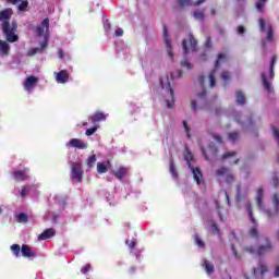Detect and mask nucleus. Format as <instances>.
I'll return each instance as SVG.
<instances>
[{"label": "nucleus", "mask_w": 279, "mask_h": 279, "mask_svg": "<svg viewBox=\"0 0 279 279\" xmlns=\"http://www.w3.org/2000/svg\"><path fill=\"white\" fill-rule=\"evenodd\" d=\"M68 147H75L76 149H86L88 146L80 138H72L68 143Z\"/></svg>", "instance_id": "nucleus-17"}, {"label": "nucleus", "mask_w": 279, "mask_h": 279, "mask_svg": "<svg viewBox=\"0 0 279 279\" xmlns=\"http://www.w3.org/2000/svg\"><path fill=\"white\" fill-rule=\"evenodd\" d=\"M22 256H24V258H36V253H34L32 251V247H29V245L27 244H23L22 245Z\"/></svg>", "instance_id": "nucleus-21"}, {"label": "nucleus", "mask_w": 279, "mask_h": 279, "mask_svg": "<svg viewBox=\"0 0 279 279\" xmlns=\"http://www.w3.org/2000/svg\"><path fill=\"white\" fill-rule=\"evenodd\" d=\"M270 184H271V186H274V189H278V186H279L278 172H272V177L270 179Z\"/></svg>", "instance_id": "nucleus-34"}, {"label": "nucleus", "mask_w": 279, "mask_h": 279, "mask_svg": "<svg viewBox=\"0 0 279 279\" xmlns=\"http://www.w3.org/2000/svg\"><path fill=\"white\" fill-rule=\"evenodd\" d=\"M221 80H223V82H229V80H230V72L223 71L221 73Z\"/></svg>", "instance_id": "nucleus-49"}, {"label": "nucleus", "mask_w": 279, "mask_h": 279, "mask_svg": "<svg viewBox=\"0 0 279 279\" xmlns=\"http://www.w3.org/2000/svg\"><path fill=\"white\" fill-rule=\"evenodd\" d=\"M210 227H211L213 234H219L220 231H219V227L217 226V222L211 221Z\"/></svg>", "instance_id": "nucleus-44"}, {"label": "nucleus", "mask_w": 279, "mask_h": 279, "mask_svg": "<svg viewBox=\"0 0 279 279\" xmlns=\"http://www.w3.org/2000/svg\"><path fill=\"white\" fill-rule=\"evenodd\" d=\"M195 243L196 245H198L199 247H206V244L204 243V241H202V239H199L198 234H195Z\"/></svg>", "instance_id": "nucleus-46"}, {"label": "nucleus", "mask_w": 279, "mask_h": 279, "mask_svg": "<svg viewBox=\"0 0 279 279\" xmlns=\"http://www.w3.org/2000/svg\"><path fill=\"white\" fill-rule=\"evenodd\" d=\"M126 245H128L131 250H134V247H136V241H126Z\"/></svg>", "instance_id": "nucleus-56"}, {"label": "nucleus", "mask_w": 279, "mask_h": 279, "mask_svg": "<svg viewBox=\"0 0 279 279\" xmlns=\"http://www.w3.org/2000/svg\"><path fill=\"white\" fill-rule=\"evenodd\" d=\"M187 40L190 43V47L192 51H196L197 49V39L193 36V33L189 34Z\"/></svg>", "instance_id": "nucleus-28"}, {"label": "nucleus", "mask_w": 279, "mask_h": 279, "mask_svg": "<svg viewBox=\"0 0 279 279\" xmlns=\"http://www.w3.org/2000/svg\"><path fill=\"white\" fill-rule=\"evenodd\" d=\"M12 177L15 180V182H27V180H29L27 168H24L23 170L13 171Z\"/></svg>", "instance_id": "nucleus-9"}, {"label": "nucleus", "mask_w": 279, "mask_h": 279, "mask_svg": "<svg viewBox=\"0 0 279 279\" xmlns=\"http://www.w3.org/2000/svg\"><path fill=\"white\" fill-rule=\"evenodd\" d=\"M203 267L206 270V274L210 275L215 272V266L213 264H210V262H208V259H205L203 262Z\"/></svg>", "instance_id": "nucleus-29"}, {"label": "nucleus", "mask_w": 279, "mask_h": 279, "mask_svg": "<svg viewBox=\"0 0 279 279\" xmlns=\"http://www.w3.org/2000/svg\"><path fill=\"white\" fill-rule=\"evenodd\" d=\"M17 221L19 223H27L29 221V217L25 213H21L17 215Z\"/></svg>", "instance_id": "nucleus-39"}, {"label": "nucleus", "mask_w": 279, "mask_h": 279, "mask_svg": "<svg viewBox=\"0 0 279 279\" xmlns=\"http://www.w3.org/2000/svg\"><path fill=\"white\" fill-rule=\"evenodd\" d=\"M238 34H240V36H243V34H245V27L244 26H238Z\"/></svg>", "instance_id": "nucleus-59"}, {"label": "nucleus", "mask_w": 279, "mask_h": 279, "mask_svg": "<svg viewBox=\"0 0 279 279\" xmlns=\"http://www.w3.org/2000/svg\"><path fill=\"white\" fill-rule=\"evenodd\" d=\"M181 66H183V69H193L189 61H181Z\"/></svg>", "instance_id": "nucleus-53"}, {"label": "nucleus", "mask_w": 279, "mask_h": 279, "mask_svg": "<svg viewBox=\"0 0 279 279\" xmlns=\"http://www.w3.org/2000/svg\"><path fill=\"white\" fill-rule=\"evenodd\" d=\"M159 84L161 86V88H166V90L168 92L170 99H167V107L168 108H173V106L175 105V97L173 95V88L171 87V82H169V76H167V84L165 86V82H162V78L159 80Z\"/></svg>", "instance_id": "nucleus-5"}, {"label": "nucleus", "mask_w": 279, "mask_h": 279, "mask_svg": "<svg viewBox=\"0 0 279 279\" xmlns=\"http://www.w3.org/2000/svg\"><path fill=\"white\" fill-rule=\"evenodd\" d=\"M58 56H59V58H60L61 60H64V50L59 49Z\"/></svg>", "instance_id": "nucleus-63"}, {"label": "nucleus", "mask_w": 279, "mask_h": 279, "mask_svg": "<svg viewBox=\"0 0 279 279\" xmlns=\"http://www.w3.org/2000/svg\"><path fill=\"white\" fill-rule=\"evenodd\" d=\"M28 7H29V1L22 0V1H20V4L17 5V10H19V12H25V10H27Z\"/></svg>", "instance_id": "nucleus-37"}, {"label": "nucleus", "mask_w": 279, "mask_h": 279, "mask_svg": "<svg viewBox=\"0 0 279 279\" xmlns=\"http://www.w3.org/2000/svg\"><path fill=\"white\" fill-rule=\"evenodd\" d=\"M201 151L205 158V160H210V158H217V154H219V149L215 145V143H210L208 148L201 147Z\"/></svg>", "instance_id": "nucleus-6"}, {"label": "nucleus", "mask_w": 279, "mask_h": 279, "mask_svg": "<svg viewBox=\"0 0 279 279\" xmlns=\"http://www.w3.org/2000/svg\"><path fill=\"white\" fill-rule=\"evenodd\" d=\"M182 48L184 50V53H189V45L186 44V39H183Z\"/></svg>", "instance_id": "nucleus-55"}, {"label": "nucleus", "mask_w": 279, "mask_h": 279, "mask_svg": "<svg viewBox=\"0 0 279 279\" xmlns=\"http://www.w3.org/2000/svg\"><path fill=\"white\" fill-rule=\"evenodd\" d=\"M228 138H229L230 141H232L233 143H234L235 141H239V132H231V133H229V134H228Z\"/></svg>", "instance_id": "nucleus-43"}, {"label": "nucleus", "mask_w": 279, "mask_h": 279, "mask_svg": "<svg viewBox=\"0 0 279 279\" xmlns=\"http://www.w3.org/2000/svg\"><path fill=\"white\" fill-rule=\"evenodd\" d=\"M272 132H274L275 138H277V141H278L279 140V130H278V128L274 126Z\"/></svg>", "instance_id": "nucleus-58"}, {"label": "nucleus", "mask_w": 279, "mask_h": 279, "mask_svg": "<svg viewBox=\"0 0 279 279\" xmlns=\"http://www.w3.org/2000/svg\"><path fill=\"white\" fill-rule=\"evenodd\" d=\"M266 40L268 43H271L274 40V28H271V25H268V33H267Z\"/></svg>", "instance_id": "nucleus-41"}, {"label": "nucleus", "mask_w": 279, "mask_h": 279, "mask_svg": "<svg viewBox=\"0 0 279 279\" xmlns=\"http://www.w3.org/2000/svg\"><path fill=\"white\" fill-rule=\"evenodd\" d=\"M265 195V192L263 190V187H258L257 189V195H256V204L258 206V208H263V197Z\"/></svg>", "instance_id": "nucleus-25"}, {"label": "nucleus", "mask_w": 279, "mask_h": 279, "mask_svg": "<svg viewBox=\"0 0 279 279\" xmlns=\"http://www.w3.org/2000/svg\"><path fill=\"white\" fill-rule=\"evenodd\" d=\"M198 82L201 84V88H203V92L201 94H198V97L204 98V97H206V87H205L206 76L199 75L198 76Z\"/></svg>", "instance_id": "nucleus-26"}, {"label": "nucleus", "mask_w": 279, "mask_h": 279, "mask_svg": "<svg viewBox=\"0 0 279 279\" xmlns=\"http://www.w3.org/2000/svg\"><path fill=\"white\" fill-rule=\"evenodd\" d=\"M272 204L275 206V213H271L270 209L265 210V214L267 215L268 219H271V217H274V215H278V213H279V195H278V193L274 194Z\"/></svg>", "instance_id": "nucleus-14"}, {"label": "nucleus", "mask_w": 279, "mask_h": 279, "mask_svg": "<svg viewBox=\"0 0 279 279\" xmlns=\"http://www.w3.org/2000/svg\"><path fill=\"white\" fill-rule=\"evenodd\" d=\"M184 160H186V165L189 169H191L193 173V179L195 180L196 184H202V180L204 178V174L202 173V170L199 167H193V153L191 150H185L184 153Z\"/></svg>", "instance_id": "nucleus-2"}, {"label": "nucleus", "mask_w": 279, "mask_h": 279, "mask_svg": "<svg viewBox=\"0 0 279 279\" xmlns=\"http://www.w3.org/2000/svg\"><path fill=\"white\" fill-rule=\"evenodd\" d=\"M11 252L13 253L14 256L19 257L21 255V245L19 244H12L10 247Z\"/></svg>", "instance_id": "nucleus-38"}, {"label": "nucleus", "mask_w": 279, "mask_h": 279, "mask_svg": "<svg viewBox=\"0 0 279 279\" xmlns=\"http://www.w3.org/2000/svg\"><path fill=\"white\" fill-rule=\"evenodd\" d=\"M245 208H246V213L248 215V219H250L251 223H253V227L248 230V234L253 239H258V221H256V218H254L252 203L247 202L245 204Z\"/></svg>", "instance_id": "nucleus-3"}, {"label": "nucleus", "mask_w": 279, "mask_h": 279, "mask_svg": "<svg viewBox=\"0 0 279 279\" xmlns=\"http://www.w3.org/2000/svg\"><path fill=\"white\" fill-rule=\"evenodd\" d=\"M56 80L59 84H66L69 82V71L61 70L56 74Z\"/></svg>", "instance_id": "nucleus-19"}, {"label": "nucleus", "mask_w": 279, "mask_h": 279, "mask_svg": "<svg viewBox=\"0 0 279 279\" xmlns=\"http://www.w3.org/2000/svg\"><path fill=\"white\" fill-rule=\"evenodd\" d=\"M265 3H267V0H257L255 4L257 12H265Z\"/></svg>", "instance_id": "nucleus-36"}, {"label": "nucleus", "mask_w": 279, "mask_h": 279, "mask_svg": "<svg viewBox=\"0 0 279 279\" xmlns=\"http://www.w3.org/2000/svg\"><path fill=\"white\" fill-rule=\"evenodd\" d=\"M228 60V54L226 53H219L218 58L215 62V69L210 71L209 73V86L210 88H215L217 86V80L215 78V75L217 74V69L221 66L222 62H226Z\"/></svg>", "instance_id": "nucleus-4"}, {"label": "nucleus", "mask_w": 279, "mask_h": 279, "mask_svg": "<svg viewBox=\"0 0 279 279\" xmlns=\"http://www.w3.org/2000/svg\"><path fill=\"white\" fill-rule=\"evenodd\" d=\"M45 32H46V35L49 34V20H48V17L44 19V21L39 25H37L36 29H35V34L38 37L45 36Z\"/></svg>", "instance_id": "nucleus-10"}, {"label": "nucleus", "mask_w": 279, "mask_h": 279, "mask_svg": "<svg viewBox=\"0 0 279 279\" xmlns=\"http://www.w3.org/2000/svg\"><path fill=\"white\" fill-rule=\"evenodd\" d=\"M267 271H269V268H267V265L259 263L256 268H253L252 276L254 279H258V276L264 277L265 274H267Z\"/></svg>", "instance_id": "nucleus-13"}, {"label": "nucleus", "mask_w": 279, "mask_h": 279, "mask_svg": "<svg viewBox=\"0 0 279 279\" xmlns=\"http://www.w3.org/2000/svg\"><path fill=\"white\" fill-rule=\"evenodd\" d=\"M95 162H97V156L95 155L89 156L87 159V165L89 167H95Z\"/></svg>", "instance_id": "nucleus-42"}, {"label": "nucleus", "mask_w": 279, "mask_h": 279, "mask_svg": "<svg viewBox=\"0 0 279 279\" xmlns=\"http://www.w3.org/2000/svg\"><path fill=\"white\" fill-rule=\"evenodd\" d=\"M236 99H238L239 106H245V95H243V92L241 90L236 92Z\"/></svg>", "instance_id": "nucleus-35"}, {"label": "nucleus", "mask_w": 279, "mask_h": 279, "mask_svg": "<svg viewBox=\"0 0 279 279\" xmlns=\"http://www.w3.org/2000/svg\"><path fill=\"white\" fill-rule=\"evenodd\" d=\"M88 271H90V264H87L83 270H82V274H88Z\"/></svg>", "instance_id": "nucleus-60"}, {"label": "nucleus", "mask_w": 279, "mask_h": 279, "mask_svg": "<svg viewBox=\"0 0 279 279\" xmlns=\"http://www.w3.org/2000/svg\"><path fill=\"white\" fill-rule=\"evenodd\" d=\"M277 60H278V58L276 56L271 57L270 66H269V78L270 80H274V77H275L274 68L276 66Z\"/></svg>", "instance_id": "nucleus-30"}, {"label": "nucleus", "mask_w": 279, "mask_h": 279, "mask_svg": "<svg viewBox=\"0 0 279 279\" xmlns=\"http://www.w3.org/2000/svg\"><path fill=\"white\" fill-rule=\"evenodd\" d=\"M98 130H99V124H94L93 128L86 130L85 134L87 136H93V134H95V132H97Z\"/></svg>", "instance_id": "nucleus-40"}, {"label": "nucleus", "mask_w": 279, "mask_h": 279, "mask_svg": "<svg viewBox=\"0 0 279 279\" xmlns=\"http://www.w3.org/2000/svg\"><path fill=\"white\" fill-rule=\"evenodd\" d=\"M169 171L172 178H174V180H178L179 174H178V170L175 169V161H173V159L170 160Z\"/></svg>", "instance_id": "nucleus-31"}, {"label": "nucleus", "mask_w": 279, "mask_h": 279, "mask_svg": "<svg viewBox=\"0 0 279 279\" xmlns=\"http://www.w3.org/2000/svg\"><path fill=\"white\" fill-rule=\"evenodd\" d=\"M236 197L238 202H241V185H236Z\"/></svg>", "instance_id": "nucleus-57"}, {"label": "nucleus", "mask_w": 279, "mask_h": 279, "mask_svg": "<svg viewBox=\"0 0 279 279\" xmlns=\"http://www.w3.org/2000/svg\"><path fill=\"white\" fill-rule=\"evenodd\" d=\"M275 278H279V266L275 269Z\"/></svg>", "instance_id": "nucleus-64"}, {"label": "nucleus", "mask_w": 279, "mask_h": 279, "mask_svg": "<svg viewBox=\"0 0 279 279\" xmlns=\"http://www.w3.org/2000/svg\"><path fill=\"white\" fill-rule=\"evenodd\" d=\"M110 167V160L98 162L97 163V172L98 173H108V169Z\"/></svg>", "instance_id": "nucleus-23"}, {"label": "nucleus", "mask_w": 279, "mask_h": 279, "mask_svg": "<svg viewBox=\"0 0 279 279\" xmlns=\"http://www.w3.org/2000/svg\"><path fill=\"white\" fill-rule=\"evenodd\" d=\"M274 250V243H271V240L269 238H265V245H259L257 248V256H265V254H268V252H271Z\"/></svg>", "instance_id": "nucleus-8"}, {"label": "nucleus", "mask_w": 279, "mask_h": 279, "mask_svg": "<svg viewBox=\"0 0 279 279\" xmlns=\"http://www.w3.org/2000/svg\"><path fill=\"white\" fill-rule=\"evenodd\" d=\"M47 45H49V41H48L47 35H46L45 40L41 43V48H33L28 52V56H36V53H43V51H45V49H47Z\"/></svg>", "instance_id": "nucleus-22"}, {"label": "nucleus", "mask_w": 279, "mask_h": 279, "mask_svg": "<svg viewBox=\"0 0 279 279\" xmlns=\"http://www.w3.org/2000/svg\"><path fill=\"white\" fill-rule=\"evenodd\" d=\"M213 138H214V141H216V143H219V144L223 143V140L221 138V135H219V134H214Z\"/></svg>", "instance_id": "nucleus-54"}, {"label": "nucleus", "mask_w": 279, "mask_h": 279, "mask_svg": "<svg viewBox=\"0 0 279 279\" xmlns=\"http://www.w3.org/2000/svg\"><path fill=\"white\" fill-rule=\"evenodd\" d=\"M216 175H218V178H223L225 175L227 184H233L234 182V175L230 172V168L228 167H221L216 170Z\"/></svg>", "instance_id": "nucleus-7"}, {"label": "nucleus", "mask_w": 279, "mask_h": 279, "mask_svg": "<svg viewBox=\"0 0 279 279\" xmlns=\"http://www.w3.org/2000/svg\"><path fill=\"white\" fill-rule=\"evenodd\" d=\"M163 40L166 43L167 53H168L170 60H173V48L171 46V40L169 39V31L167 29V26H165V25H163Z\"/></svg>", "instance_id": "nucleus-12"}, {"label": "nucleus", "mask_w": 279, "mask_h": 279, "mask_svg": "<svg viewBox=\"0 0 279 279\" xmlns=\"http://www.w3.org/2000/svg\"><path fill=\"white\" fill-rule=\"evenodd\" d=\"M14 11L11 8L0 11V21H2V32L8 43L19 41V35H16V22H12L10 26V19H12Z\"/></svg>", "instance_id": "nucleus-1"}, {"label": "nucleus", "mask_w": 279, "mask_h": 279, "mask_svg": "<svg viewBox=\"0 0 279 279\" xmlns=\"http://www.w3.org/2000/svg\"><path fill=\"white\" fill-rule=\"evenodd\" d=\"M88 121L89 123H93V125H97V123L106 121V114L101 111H96L94 114L88 117Z\"/></svg>", "instance_id": "nucleus-15"}, {"label": "nucleus", "mask_w": 279, "mask_h": 279, "mask_svg": "<svg viewBox=\"0 0 279 279\" xmlns=\"http://www.w3.org/2000/svg\"><path fill=\"white\" fill-rule=\"evenodd\" d=\"M191 106H192V110H194V112L197 111V101L192 100Z\"/></svg>", "instance_id": "nucleus-61"}, {"label": "nucleus", "mask_w": 279, "mask_h": 279, "mask_svg": "<svg viewBox=\"0 0 279 279\" xmlns=\"http://www.w3.org/2000/svg\"><path fill=\"white\" fill-rule=\"evenodd\" d=\"M38 84V77L37 76H28L24 82V88L28 93L33 90V88Z\"/></svg>", "instance_id": "nucleus-16"}, {"label": "nucleus", "mask_w": 279, "mask_h": 279, "mask_svg": "<svg viewBox=\"0 0 279 279\" xmlns=\"http://www.w3.org/2000/svg\"><path fill=\"white\" fill-rule=\"evenodd\" d=\"M258 23H259L260 32H265L266 31V28H265V25H266L265 20L264 19H259Z\"/></svg>", "instance_id": "nucleus-52"}, {"label": "nucleus", "mask_w": 279, "mask_h": 279, "mask_svg": "<svg viewBox=\"0 0 279 279\" xmlns=\"http://www.w3.org/2000/svg\"><path fill=\"white\" fill-rule=\"evenodd\" d=\"M19 191L20 197H22V199H25V197H27V195L32 193V187H29V185H23L21 189H19Z\"/></svg>", "instance_id": "nucleus-27"}, {"label": "nucleus", "mask_w": 279, "mask_h": 279, "mask_svg": "<svg viewBox=\"0 0 279 279\" xmlns=\"http://www.w3.org/2000/svg\"><path fill=\"white\" fill-rule=\"evenodd\" d=\"M193 17L195 21H204L206 19V14L204 13V10H197L193 12Z\"/></svg>", "instance_id": "nucleus-32"}, {"label": "nucleus", "mask_w": 279, "mask_h": 279, "mask_svg": "<svg viewBox=\"0 0 279 279\" xmlns=\"http://www.w3.org/2000/svg\"><path fill=\"white\" fill-rule=\"evenodd\" d=\"M244 252H247V254H256L257 253L256 248L252 245L245 246Z\"/></svg>", "instance_id": "nucleus-47"}, {"label": "nucleus", "mask_w": 279, "mask_h": 279, "mask_svg": "<svg viewBox=\"0 0 279 279\" xmlns=\"http://www.w3.org/2000/svg\"><path fill=\"white\" fill-rule=\"evenodd\" d=\"M116 36H118V37H121V36H123V29L122 28H118V29H116Z\"/></svg>", "instance_id": "nucleus-62"}, {"label": "nucleus", "mask_w": 279, "mask_h": 279, "mask_svg": "<svg viewBox=\"0 0 279 279\" xmlns=\"http://www.w3.org/2000/svg\"><path fill=\"white\" fill-rule=\"evenodd\" d=\"M183 128H184V131H185V134L187 136V138H191V129L189 128V124L186 122V120H183Z\"/></svg>", "instance_id": "nucleus-45"}, {"label": "nucleus", "mask_w": 279, "mask_h": 279, "mask_svg": "<svg viewBox=\"0 0 279 279\" xmlns=\"http://www.w3.org/2000/svg\"><path fill=\"white\" fill-rule=\"evenodd\" d=\"M0 53L1 56L10 54V45L8 44V41L0 40Z\"/></svg>", "instance_id": "nucleus-24"}, {"label": "nucleus", "mask_w": 279, "mask_h": 279, "mask_svg": "<svg viewBox=\"0 0 279 279\" xmlns=\"http://www.w3.org/2000/svg\"><path fill=\"white\" fill-rule=\"evenodd\" d=\"M260 77H262V82H263L265 90L270 92L271 90V83H269L265 73H262Z\"/></svg>", "instance_id": "nucleus-33"}, {"label": "nucleus", "mask_w": 279, "mask_h": 279, "mask_svg": "<svg viewBox=\"0 0 279 279\" xmlns=\"http://www.w3.org/2000/svg\"><path fill=\"white\" fill-rule=\"evenodd\" d=\"M233 156H236V151H229L221 156L222 160H227V158H232Z\"/></svg>", "instance_id": "nucleus-48"}, {"label": "nucleus", "mask_w": 279, "mask_h": 279, "mask_svg": "<svg viewBox=\"0 0 279 279\" xmlns=\"http://www.w3.org/2000/svg\"><path fill=\"white\" fill-rule=\"evenodd\" d=\"M72 179L77 180V182H82L84 171H82V165L74 162L72 163Z\"/></svg>", "instance_id": "nucleus-11"}, {"label": "nucleus", "mask_w": 279, "mask_h": 279, "mask_svg": "<svg viewBox=\"0 0 279 279\" xmlns=\"http://www.w3.org/2000/svg\"><path fill=\"white\" fill-rule=\"evenodd\" d=\"M205 47H206L207 49H213V39H211L210 37H207V38H206Z\"/></svg>", "instance_id": "nucleus-51"}, {"label": "nucleus", "mask_w": 279, "mask_h": 279, "mask_svg": "<svg viewBox=\"0 0 279 279\" xmlns=\"http://www.w3.org/2000/svg\"><path fill=\"white\" fill-rule=\"evenodd\" d=\"M111 173L117 178V180H123V178L128 175V167L120 166L117 171H112Z\"/></svg>", "instance_id": "nucleus-20"}, {"label": "nucleus", "mask_w": 279, "mask_h": 279, "mask_svg": "<svg viewBox=\"0 0 279 279\" xmlns=\"http://www.w3.org/2000/svg\"><path fill=\"white\" fill-rule=\"evenodd\" d=\"M191 0H178L179 8H184V5H189Z\"/></svg>", "instance_id": "nucleus-50"}, {"label": "nucleus", "mask_w": 279, "mask_h": 279, "mask_svg": "<svg viewBox=\"0 0 279 279\" xmlns=\"http://www.w3.org/2000/svg\"><path fill=\"white\" fill-rule=\"evenodd\" d=\"M53 236H56V229L48 228L44 230V232L40 233L37 239L38 241H47V239H51Z\"/></svg>", "instance_id": "nucleus-18"}]
</instances>
